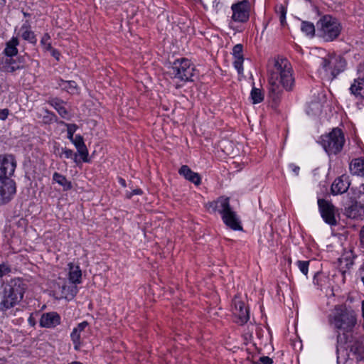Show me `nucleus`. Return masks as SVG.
<instances>
[{
  "label": "nucleus",
  "mask_w": 364,
  "mask_h": 364,
  "mask_svg": "<svg viewBox=\"0 0 364 364\" xmlns=\"http://www.w3.org/2000/svg\"><path fill=\"white\" fill-rule=\"evenodd\" d=\"M328 321L338 333V345L346 344L347 348L353 354H360L362 352V344L353 336L354 329L358 324L357 314L353 309L346 304L336 305L328 316Z\"/></svg>",
  "instance_id": "1"
},
{
  "label": "nucleus",
  "mask_w": 364,
  "mask_h": 364,
  "mask_svg": "<svg viewBox=\"0 0 364 364\" xmlns=\"http://www.w3.org/2000/svg\"><path fill=\"white\" fill-rule=\"evenodd\" d=\"M295 85L293 69L284 58L274 59L268 70V96L274 102L281 99L284 90L291 91Z\"/></svg>",
  "instance_id": "2"
},
{
  "label": "nucleus",
  "mask_w": 364,
  "mask_h": 364,
  "mask_svg": "<svg viewBox=\"0 0 364 364\" xmlns=\"http://www.w3.org/2000/svg\"><path fill=\"white\" fill-rule=\"evenodd\" d=\"M205 208L210 213H219L224 224L232 230H242L240 217L230 204V198L220 196L216 200L208 202Z\"/></svg>",
  "instance_id": "3"
},
{
  "label": "nucleus",
  "mask_w": 364,
  "mask_h": 364,
  "mask_svg": "<svg viewBox=\"0 0 364 364\" xmlns=\"http://www.w3.org/2000/svg\"><path fill=\"white\" fill-rule=\"evenodd\" d=\"M25 290L26 284L20 279H12L5 285L0 292V312L5 314L16 306L22 300Z\"/></svg>",
  "instance_id": "4"
},
{
  "label": "nucleus",
  "mask_w": 364,
  "mask_h": 364,
  "mask_svg": "<svg viewBox=\"0 0 364 364\" xmlns=\"http://www.w3.org/2000/svg\"><path fill=\"white\" fill-rule=\"evenodd\" d=\"M316 27L319 36L327 42L336 39L342 30L339 21L330 15L322 16L317 21Z\"/></svg>",
  "instance_id": "5"
},
{
  "label": "nucleus",
  "mask_w": 364,
  "mask_h": 364,
  "mask_svg": "<svg viewBox=\"0 0 364 364\" xmlns=\"http://www.w3.org/2000/svg\"><path fill=\"white\" fill-rule=\"evenodd\" d=\"M344 144V134L338 128L333 129L330 133L321 137V144L328 155H336L341 152Z\"/></svg>",
  "instance_id": "6"
},
{
  "label": "nucleus",
  "mask_w": 364,
  "mask_h": 364,
  "mask_svg": "<svg viewBox=\"0 0 364 364\" xmlns=\"http://www.w3.org/2000/svg\"><path fill=\"white\" fill-rule=\"evenodd\" d=\"M170 73L173 78L182 82L193 81V77L197 75L195 65L186 58L175 60Z\"/></svg>",
  "instance_id": "7"
},
{
  "label": "nucleus",
  "mask_w": 364,
  "mask_h": 364,
  "mask_svg": "<svg viewBox=\"0 0 364 364\" xmlns=\"http://www.w3.org/2000/svg\"><path fill=\"white\" fill-rule=\"evenodd\" d=\"M231 10L232 12L230 21V27L231 28H233V23H244L248 21L250 13V3L249 0H242L232 4Z\"/></svg>",
  "instance_id": "8"
},
{
  "label": "nucleus",
  "mask_w": 364,
  "mask_h": 364,
  "mask_svg": "<svg viewBox=\"0 0 364 364\" xmlns=\"http://www.w3.org/2000/svg\"><path fill=\"white\" fill-rule=\"evenodd\" d=\"M26 67L24 56L19 55L16 58L14 57H0V71L1 72L15 74Z\"/></svg>",
  "instance_id": "9"
},
{
  "label": "nucleus",
  "mask_w": 364,
  "mask_h": 364,
  "mask_svg": "<svg viewBox=\"0 0 364 364\" xmlns=\"http://www.w3.org/2000/svg\"><path fill=\"white\" fill-rule=\"evenodd\" d=\"M318 206L324 222L331 226L336 225V215L338 214V210L333 203L327 200L319 198L318 199Z\"/></svg>",
  "instance_id": "10"
},
{
  "label": "nucleus",
  "mask_w": 364,
  "mask_h": 364,
  "mask_svg": "<svg viewBox=\"0 0 364 364\" xmlns=\"http://www.w3.org/2000/svg\"><path fill=\"white\" fill-rule=\"evenodd\" d=\"M232 311L235 321L239 325L246 323L250 319L248 308L238 297H235L232 300Z\"/></svg>",
  "instance_id": "11"
},
{
  "label": "nucleus",
  "mask_w": 364,
  "mask_h": 364,
  "mask_svg": "<svg viewBox=\"0 0 364 364\" xmlns=\"http://www.w3.org/2000/svg\"><path fill=\"white\" fill-rule=\"evenodd\" d=\"M16 167V161L12 154H0V179H9Z\"/></svg>",
  "instance_id": "12"
},
{
  "label": "nucleus",
  "mask_w": 364,
  "mask_h": 364,
  "mask_svg": "<svg viewBox=\"0 0 364 364\" xmlns=\"http://www.w3.org/2000/svg\"><path fill=\"white\" fill-rule=\"evenodd\" d=\"M16 193V184L11 179H0V205L8 203Z\"/></svg>",
  "instance_id": "13"
},
{
  "label": "nucleus",
  "mask_w": 364,
  "mask_h": 364,
  "mask_svg": "<svg viewBox=\"0 0 364 364\" xmlns=\"http://www.w3.org/2000/svg\"><path fill=\"white\" fill-rule=\"evenodd\" d=\"M349 90L352 95L360 99L358 103L359 108L364 107V73H358V76L354 79Z\"/></svg>",
  "instance_id": "14"
},
{
  "label": "nucleus",
  "mask_w": 364,
  "mask_h": 364,
  "mask_svg": "<svg viewBox=\"0 0 364 364\" xmlns=\"http://www.w3.org/2000/svg\"><path fill=\"white\" fill-rule=\"evenodd\" d=\"M60 315L55 311L43 313L40 318V326L46 328H53L60 323Z\"/></svg>",
  "instance_id": "15"
},
{
  "label": "nucleus",
  "mask_w": 364,
  "mask_h": 364,
  "mask_svg": "<svg viewBox=\"0 0 364 364\" xmlns=\"http://www.w3.org/2000/svg\"><path fill=\"white\" fill-rule=\"evenodd\" d=\"M346 215L350 218H362L364 217V193L359 196V200L355 201L346 210Z\"/></svg>",
  "instance_id": "16"
},
{
  "label": "nucleus",
  "mask_w": 364,
  "mask_h": 364,
  "mask_svg": "<svg viewBox=\"0 0 364 364\" xmlns=\"http://www.w3.org/2000/svg\"><path fill=\"white\" fill-rule=\"evenodd\" d=\"M350 185L349 178L346 175H342L336 178L333 182L331 191L334 196L346 193Z\"/></svg>",
  "instance_id": "17"
},
{
  "label": "nucleus",
  "mask_w": 364,
  "mask_h": 364,
  "mask_svg": "<svg viewBox=\"0 0 364 364\" xmlns=\"http://www.w3.org/2000/svg\"><path fill=\"white\" fill-rule=\"evenodd\" d=\"M47 102L57 111L62 118L67 120L71 119V115L65 107L66 103L63 100L58 97H51L48 100Z\"/></svg>",
  "instance_id": "18"
},
{
  "label": "nucleus",
  "mask_w": 364,
  "mask_h": 364,
  "mask_svg": "<svg viewBox=\"0 0 364 364\" xmlns=\"http://www.w3.org/2000/svg\"><path fill=\"white\" fill-rule=\"evenodd\" d=\"M73 145L75 146L77 154L80 156L82 161L83 162H89L90 159L88 158V149L85 144L83 137L77 134L75 137H73V140H70Z\"/></svg>",
  "instance_id": "19"
},
{
  "label": "nucleus",
  "mask_w": 364,
  "mask_h": 364,
  "mask_svg": "<svg viewBox=\"0 0 364 364\" xmlns=\"http://www.w3.org/2000/svg\"><path fill=\"white\" fill-rule=\"evenodd\" d=\"M326 65H331L333 66V72L336 77H337L338 75L345 70L346 62L341 55H328V60H324V66H326Z\"/></svg>",
  "instance_id": "20"
},
{
  "label": "nucleus",
  "mask_w": 364,
  "mask_h": 364,
  "mask_svg": "<svg viewBox=\"0 0 364 364\" xmlns=\"http://www.w3.org/2000/svg\"><path fill=\"white\" fill-rule=\"evenodd\" d=\"M243 46L242 44L239 43L235 45L232 48V55L234 58L233 65L235 68L237 70L238 74L243 73Z\"/></svg>",
  "instance_id": "21"
},
{
  "label": "nucleus",
  "mask_w": 364,
  "mask_h": 364,
  "mask_svg": "<svg viewBox=\"0 0 364 364\" xmlns=\"http://www.w3.org/2000/svg\"><path fill=\"white\" fill-rule=\"evenodd\" d=\"M328 56L327 58H323L320 60L319 68L318 69V73L320 77L322 80H326L328 81H332L335 79L336 75L333 72V66L331 65H326L324 66V60H328Z\"/></svg>",
  "instance_id": "22"
},
{
  "label": "nucleus",
  "mask_w": 364,
  "mask_h": 364,
  "mask_svg": "<svg viewBox=\"0 0 364 364\" xmlns=\"http://www.w3.org/2000/svg\"><path fill=\"white\" fill-rule=\"evenodd\" d=\"M19 45V41L17 37L13 36L5 43V48L0 57H16L18 55V50L17 46Z\"/></svg>",
  "instance_id": "23"
},
{
  "label": "nucleus",
  "mask_w": 364,
  "mask_h": 364,
  "mask_svg": "<svg viewBox=\"0 0 364 364\" xmlns=\"http://www.w3.org/2000/svg\"><path fill=\"white\" fill-rule=\"evenodd\" d=\"M88 326V323L87 321H82L77 324V326L73 328V331L70 333V338L74 345V349L75 350H79L81 347V333L85 330V328Z\"/></svg>",
  "instance_id": "24"
},
{
  "label": "nucleus",
  "mask_w": 364,
  "mask_h": 364,
  "mask_svg": "<svg viewBox=\"0 0 364 364\" xmlns=\"http://www.w3.org/2000/svg\"><path fill=\"white\" fill-rule=\"evenodd\" d=\"M178 173L196 186L201 183L200 176L198 173L193 171L187 165H183L178 170Z\"/></svg>",
  "instance_id": "25"
},
{
  "label": "nucleus",
  "mask_w": 364,
  "mask_h": 364,
  "mask_svg": "<svg viewBox=\"0 0 364 364\" xmlns=\"http://www.w3.org/2000/svg\"><path fill=\"white\" fill-rule=\"evenodd\" d=\"M349 168L353 175L364 177V159L357 158L353 159L350 163Z\"/></svg>",
  "instance_id": "26"
},
{
  "label": "nucleus",
  "mask_w": 364,
  "mask_h": 364,
  "mask_svg": "<svg viewBox=\"0 0 364 364\" xmlns=\"http://www.w3.org/2000/svg\"><path fill=\"white\" fill-rule=\"evenodd\" d=\"M68 278L71 283L73 284H80L81 283V277H82V272L78 265L74 264L72 262H70L68 264Z\"/></svg>",
  "instance_id": "27"
},
{
  "label": "nucleus",
  "mask_w": 364,
  "mask_h": 364,
  "mask_svg": "<svg viewBox=\"0 0 364 364\" xmlns=\"http://www.w3.org/2000/svg\"><path fill=\"white\" fill-rule=\"evenodd\" d=\"M78 291L76 284H64L61 288V297L67 300H72Z\"/></svg>",
  "instance_id": "28"
},
{
  "label": "nucleus",
  "mask_w": 364,
  "mask_h": 364,
  "mask_svg": "<svg viewBox=\"0 0 364 364\" xmlns=\"http://www.w3.org/2000/svg\"><path fill=\"white\" fill-rule=\"evenodd\" d=\"M21 31H22L21 37L23 39L33 45L36 43L37 39L36 35L34 32L31 31V26L28 21L21 26Z\"/></svg>",
  "instance_id": "29"
},
{
  "label": "nucleus",
  "mask_w": 364,
  "mask_h": 364,
  "mask_svg": "<svg viewBox=\"0 0 364 364\" xmlns=\"http://www.w3.org/2000/svg\"><path fill=\"white\" fill-rule=\"evenodd\" d=\"M54 154L58 155L60 157L64 156L65 159H71L76 164L78 163L77 160V153H74L72 149H68L66 147L59 148L55 147Z\"/></svg>",
  "instance_id": "30"
},
{
  "label": "nucleus",
  "mask_w": 364,
  "mask_h": 364,
  "mask_svg": "<svg viewBox=\"0 0 364 364\" xmlns=\"http://www.w3.org/2000/svg\"><path fill=\"white\" fill-rule=\"evenodd\" d=\"M53 181L62 186L65 191H69L73 188L71 181H68L65 176L58 172L53 173Z\"/></svg>",
  "instance_id": "31"
},
{
  "label": "nucleus",
  "mask_w": 364,
  "mask_h": 364,
  "mask_svg": "<svg viewBox=\"0 0 364 364\" xmlns=\"http://www.w3.org/2000/svg\"><path fill=\"white\" fill-rule=\"evenodd\" d=\"M323 105L318 101L311 102L306 108V113L309 115L316 116L321 113Z\"/></svg>",
  "instance_id": "32"
},
{
  "label": "nucleus",
  "mask_w": 364,
  "mask_h": 364,
  "mask_svg": "<svg viewBox=\"0 0 364 364\" xmlns=\"http://www.w3.org/2000/svg\"><path fill=\"white\" fill-rule=\"evenodd\" d=\"M58 85L62 87V89L70 93L74 94L77 92V83L73 80L65 81L63 80H60Z\"/></svg>",
  "instance_id": "33"
},
{
  "label": "nucleus",
  "mask_w": 364,
  "mask_h": 364,
  "mask_svg": "<svg viewBox=\"0 0 364 364\" xmlns=\"http://www.w3.org/2000/svg\"><path fill=\"white\" fill-rule=\"evenodd\" d=\"M301 30L304 33L309 36H314L316 31L314 23L306 21L301 22Z\"/></svg>",
  "instance_id": "34"
},
{
  "label": "nucleus",
  "mask_w": 364,
  "mask_h": 364,
  "mask_svg": "<svg viewBox=\"0 0 364 364\" xmlns=\"http://www.w3.org/2000/svg\"><path fill=\"white\" fill-rule=\"evenodd\" d=\"M250 98L253 104H258L263 101L264 95L260 89L253 87L250 92Z\"/></svg>",
  "instance_id": "35"
},
{
  "label": "nucleus",
  "mask_w": 364,
  "mask_h": 364,
  "mask_svg": "<svg viewBox=\"0 0 364 364\" xmlns=\"http://www.w3.org/2000/svg\"><path fill=\"white\" fill-rule=\"evenodd\" d=\"M58 123L61 125H64L67 127L68 139L69 140H73L74 137V134L78 129L77 125L75 124L65 123L63 121L58 122Z\"/></svg>",
  "instance_id": "36"
},
{
  "label": "nucleus",
  "mask_w": 364,
  "mask_h": 364,
  "mask_svg": "<svg viewBox=\"0 0 364 364\" xmlns=\"http://www.w3.org/2000/svg\"><path fill=\"white\" fill-rule=\"evenodd\" d=\"M276 12L279 14L281 24L284 26L286 24L287 8L284 5L280 4L277 6Z\"/></svg>",
  "instance_id": "37"
},
{
  "label": "nucleus",
  "mask_w": 364,
  "mask_h": 364,
  "mask_svg": "<svg viewBox=\"0 0 364 364\" xmlns=\"http://www.w3.org/2000/svg\"><path fill=\"white\" fill-rule=\"evenodd\" d=\"M41 45L43 46V48L48 51V50L51 49V42H50V36L49 33H46L43 35L41 40Z\"/></svg>",
  "instance_id": "38"
},
{
  "label": "nucleus",
  "mask_w": 364,
  "mask_h": 364,
  "mask_svg": "<svg viewBox=\"0 0 364 364\" xmlns=\"http://www.w3.org/2000/svg\"><path fill=\"white\" fill-rule=\"evenodd\" d=\"M296 264L303 274H308L309 261L298 260L296 261Z\"/></svg>",
  "instance_id": "39"
},
{
  "label": "nucleus",
  "mask_w": 364,
  "mask_h": 364,
  "mask_svg": "<svg viewBox=\"0 0 364 364\" xmlns=\"http://www.w3.org/2000/svg\"><path fill=\"white\" fill-rule=\"evenodd\" d=\"M11 272V268L9 265L5 263H2L0 264V277L6 275V274Z\"/></svg>",
  "instance_id": "40"
},
{
  "label": "nucleus",
  "mask_w": 364,
  "mask_h": 364,
  "mask_svg": "<svg viewBox=\"0 0 364 364\" xmlns=\"http://www.w3.org/2000/svg\"><path fill=\"white\" fill-rule=\"evenodd\" d=\"M46 112L48 114L47 116L44 117V119L46 122H51L52 121L58 122L57 117L53 112L48 110H46Z\"/></svg>",
  "instance_id": "41"
},
{
  "label": "nucleus",
  "mask_w": 364,
  "mask_h": 364,
  "mask_svg": "<svg viewBox=\"0 0 364 364\" xmlns=\"http://www.w3.org/2000/svg\"><path fill=\"white\" fill-rule=\"evenodd\" d=\"M9 114V110L6 108L0 109V120L4 121Z\"/></svg>",
  "instance_id": "42"
},
{
  "label": "nucleus",
  "mask_w": 364,
  "mask_h": 364,
  "mask_svg": "<svg viewBox=\"0 0 364 364\" xmlns=\"http://www.w3.org/2000/svg\"><path fill=\"white\" fill-rule=\"evenodd\" d=\"M260 364H272L273 360L268 356H262L259 359Z\"/></svg>",
  "instance_id": "43"
},
{
  "label": "nucleus",
  "mask_w": 364,
  "mask_h": 364,
  "mask_svg": "<svg viewBox=\"0 0 364 364\" xmlns=\"http://www.w3.org/2000/svg\"><path fill=\"white\" fill-rule=\"evenodd\" d=\"M141 194H142V191L141 189H139V188H136V189H134L131 192H127V198H131L134 195H141Z\"/></svg>",
  "instance_id": "44"
},
{
  "label": "nucleus",
  "mask_w": 364,
  "mask_h": 364,
  "mask_svg": "<svg viewBox=\"0 0 364 364\" xmlns=\"http://www.w3.org/2000/svg\"><path fill=\"white\" fill-rule=\"evenodd\" d=\"M289 168L294 173L295 176H298L299 173L300 168L294 164H290Z\"/></svg>",
  "instance_id": "45"
},
{
  "label": "nucleus",
  "mask_w": 364,
  "mask_h": 364,
  "mask_svg": "<svg viewBox=\"0 0 364 364\" xmlns=\"http://www.w3.org/2000/svg\"><path fill=\"white\" fill-rule=\"evenodd\" d=\"M48 51L50 52L51 55L55 58L57 60H59L60 58V53L57 49H55L53 48H51V49L48 50Z\"/></svg>",
  "instance_id": "46"
},
{
  "label": "nucleus",
  "mask_w": 364,
  "mask_h": 364,
  "mask_svg": "<svg viewBox=\"0 0 364 364\" xmlns=\"http://www.w3.org/2000/svg\"><path fill=\"white\" fill-rule=\"evenodd\" d=\"M358 274L364 285V263L358 269Z\"/></svg>",
  "instance_id": "47"
},
{
  "label": "nucleus",
  "mask_w": 364,
  "mask_h": 364,
  "mask_svg": "<svg viewBox=\"0 0 364 364\" xmlns=\"http://www.w3.org/2000/svg\"><path fill=\"white\" fill-rule=\"evenodd\" d=\"M360 311H361V317L363 318L362 328L364 330V299L361 301Z\"/></svg>",
  "instance_id": "48"
},
{
  "label": "nucleus",
  "mask_w": 364,
  "mask_h": 364,
  "mask_svg": "<svg viewBox=\"0 0 364 364\" xmlns=\"http://www.w3.org/2000/svg\"><path fill=\"white\" fill-rule=\"evenodd\" d=\"M360 241L362 245L364 246V225L361 228L360 231Z\"/></svg>",
  "instance_id": "49"
},
{
  "label": "nucleus",
  "mask_w": 364,
  "mask_h": 364,
  "mask_svg": "<svg viewBox=\"0 0 364 364\" xmlns=\"http://www.w3.org/2000/svg\"><path fill=\"white\" fill-rule=\"evenodd\" d=\"M28 322L29 325L32 327H33L36 325V320L33 316V314H31L30 316L28 317Z\"/></svg>",
  "instance_id": "50"
},
{
  "label": "nucleus",
  "mask_w": 364,
  "mask_h": 364,
  "mask_svg": "<svg viewBox=\"0 0 364 364\" xmlns=\"http://www.w3.org/2000/svg\"><path fill=\"white\" fill-rule=\"evenodd\" d=\"M119 183L123 186V187H126V181L124 178H119Z\"/></svg>",
  "instance_id": "51"
},
{
  "label": "nucleus",
  "mask_w": 364,
  "mask_h": 364,
  "mask_svg": "<svg viewBox=\"0 0 364 364\" xmlns=\"http://www.w3.org/2000/svg\"><path fill=\"white\" fill-rule=\"evenodd\" d=\"M336 353H337V362H338V363H339L341 356H340V348H338V346L337 347Z\"/></svg>",
  "instance_id": "52"
},
{
  "label": "nucleus",
  "mask_w": 364,
  "mask_h": 364,
  "mask_svg": "<svg viewBox=\"0 0 364 364\" xmlns=\"http://www.w3.org/2000/svg\"><path fill=\"white\" fill-rule=\"evenodd\" d=\"M69 364H83L79 361H73L71 363H70Z\"/></svg>",
  "instance_id": "53"
}]
</instances>
